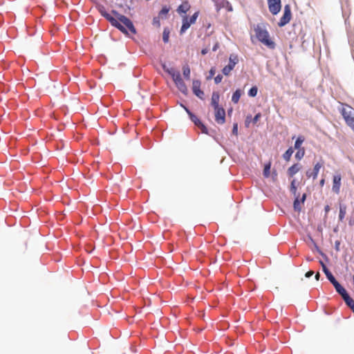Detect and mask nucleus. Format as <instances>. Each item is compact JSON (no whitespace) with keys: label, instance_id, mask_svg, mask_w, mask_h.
Returning a JSON list of instances; mask_svg holds the SVG:
<instances>
[{"label":"nucleus","instance_id":"22","mask_svg":"<svg viewBox=\"0 0 354 354\" xmlns=\"http://www.w3.org/2000/svg\"><path fill=\"white\" fill-rule=\"evenodd\" d=\"M196 127L201 129L203 133L213 136L212 133L214 132V130L209 131L202 121Z\"/></svg>","mask_w":354,"mask_h":354},{"label":"nucleus","instance_id":"49","mask_svg":"<svg viewBox=\"0 0 354 354\" xmlns=\"http://www.w3.org/2000/svg\"><path fill=\"white\" fill-rule=\"evenodd\" d=\"M330 209V207L328 205H327L324 207V211H325L326 214H327L329 212Z\"/></svg>","mask_w":354,"mask_h":354},{"label":"nucleus","instance_id":"43","mask_svg":"<svg viewBox=\"0 0 354 354\" xmlns=\"http://www.w3.org/2000/svg\"><path fill=\"white\" fill-rule=\"evenodd\" d=\"M340 241L337 240L335 242V249L337 252H339L340 250Z\"/></svg>","mask_w":354,"mask_h":354},{"label":"nucleus","instance_id":"16","mask_svg":"<svg viewBox=\"0 0 354 354\" xmlns=\"http://www.w3.org/2000/svg\"><path fill=\"white\" fill-rule=\"evenodd\" d=\"M219 98H220V95H219L218 92L214 91L212 93V98H211V105L213 106L214 109L221 107L218 104Z\"/></svg>","mask_w":354,"mask_h":354},{"label":"nucleus","instance_id":"48","mask_svg":"<svg viewBox=\"0 0 354 354\" xmlns=\"http://www.w3.org/2000/svg\"><path fill=\"white\" fill-rule=\"evenodd\" d=\"M218 47H219V44H218V42H216V43L214 45V46H213V48H212V50H213L214 52L216 51V50H217V49L218 48Z\"/></svg>","mask_w":354,"mask_h":354},{"label":"nucleus","instance_id":"4","mask_svg":"<svg viewBox=\"0 0 354 354\" xmlns=\"http://www.w3.org/2000/svg\"><path fill=\"white\" fill-rule=\"evenodd\" d=\"M292 12L290 6L289 4H286L284 6L283 14L278 22V26L279 27L285 26L290 22Z\"/></svg>","mask_w":354,"mask_h":354},{"label":"nucleus","instance_id":"10","mask_svg":"<svg viewBox=\"0 0 354 354\" xmlns=\"http://www.w3.org/2000/svg\"><path fill=\"white\" fill-rule=\"evenodd\" d=\"M215 111V120L218 124H224L225 122V111L223 107L214 109Z\"/></svg>","mask_w":354,"mask_h":354},{"label":"nucleus","instance_id":"5","mask_svg":"<svg viewBox=\"0 0 354 354\" xmlns=\"http://www.w3.org/2000/svg\"><path fill=\"white\" fill-rule=\"evenodd\" d=\"M239 59L238 56L234 54L230 55L229 57V62L227 65L223 67L222 69V73L224 75H229L230 72L234 69L236 64L238 63Z\"/></svg>","mask_w":354,"mask_h":354},{"label":"nucleus","instance_id":"38","mask_svg":"<svg viewBox=\"0 0 354 354\" xmlns=\"http://www.w3.org/2000/svg\"><path fill=\"white\" fill-rule=\"evenodd\" d=\"M215 73H216V70L214 67L211 68L210 70L209 71V75L207 77V80H210L212 79L214 75H215Z\"/></svg>","mask_w":354,"mask_h":354},{"label":"nucleus","instance_id":"33","mask_svg":"<svg viewBox=\"0 0 354 354\" xmlns=\"http://www.w3.org/2000/svg\"><path fill=\"white\" fill-rule=\"evenodd\" d=\"M258 93V88L257 86H252L248 91V95L251 97H254L257 96Z\"/></svg>","mask_w":354,"mask_h":354},{"label":"nucleus","instance_id":"26","mask_svg":"<svg viewBox=\"0 0 354 354\" xmlns=\"http://www.w3.org/2000/svg\"><path fill=\"white\" fill-rule=\"evenodd\" d=\"M346 213V205L343 203H339V220L342 221L345 217Z\"/></svg>","mask_w":354,"mask_h":354},{"label":"nucleus","instance_id":"47","mask_svg":"<svg viewBox=\"0 0 354 354\" xmlns=\"http://www.w3.org/2000/svg\"><path fill=\"white\" fill-rule=\"evenodd\" d=\"M313 274H314V272H313V271H312V270H309V271H308L307 272H306V274H305V277H306V278H310V277H311L313 275Z\"/></svg>","mask_w":354,"mask_h":354},{"label":"nucleus","instance_id":"55","mask_svg":"<svg viewBox=\"0 0 354 354\" xmlns=\"http://www.w3.org/2000/svg\"><path fill=\"white\" fill-rule=\"evenodd\" d=\"M227 10H228V11H232V6H230Z\"/></svg>","mask_w":354,"mask_h":354},{"label":"nucleus","instance_id":"23","mask_svg":"<svg viewBox=\"0 0 354 354\" xmlns=\"http://www.w3.org/2000/svg\"><path fill=\"white\" fill-rule=\"evenodd\" d=\"M271 166H272V162L270 160L264 164L263 175L265 178H268L270 176Z\"/></svg>","mask_w":354,"mask_h":354},{"label":"nucleus","instance_id":"13","mask_svg":"<svg viewBox=\"0 0 354 354\" xmlns=\"http://www.w3.org/2000/svg\"><path fill=\"white\" fill-rule=\"evenodd\" d=\"M322 271L324 272L327 279L331 283H334L337 281L334 275L332 274V272L329 270V269L327 268V266L324 264V263L322 261H319Z\"/></svg>","mask_w":354,"mask_h":354},{"label":"nucleus","instance_id":"54","mask_svg":"<svg viewBox=\"0 0 354 354\" xmlns=\"http://www.w3.org/2000/svg\"><path fill=\"white\" fill-rule=\"evenodd\" d=\"M232 113V109H230L228 111H227V113L228 115L231 114Z\"/></svg>","mask_w":354,"mask_h":354},{"label":"nucleus","instance_id":"7","mask_svg":"<svg viewBox=\"0 0 354 354\" xmlns=\"http://www.w3.org/2000/svg\"><path fill=\"white\" fill-rule=\"evenodd\" d=\"M268 5L270 12L273 15H277L281 9V0H268Z\"/></svg>","mask_w":354,"mask_h":354},{"label":"nucleus","instance_id":"6","mask_svg":"<svg viewBox=\"0 0 354 354\" xmlns=\"http://www.w3.org/2000/svg\"><path fill=\"white\" fill-rule=\"evenodd\" d=\"M172 80L174 82L176 86L178 88V89L183 95H187L188 93V89L185 83L184 82L181 77L180 72H178V74H176L175 76L173 77Z\"/></svg>","mask_w":354,"mask_h":354},{"label":"nucleus","instance_id":"37","mask_svg":"<svg viewBox=\"0 0 354 354\" xmlns=\"http://www.w3.org/2000/svg\"><path fill=\"white\" fill-rule=\"evenodd\" d=\"M261 113H257L254 118L252 117V123L253 124H256L259 120V119L261 118Z\"/></svg>","mask_w":354,"mask_h":354},{"label":"nucleus","instance_id":"42","mask_svg":"<svg viewBox=\"0 0 354 354\" xmlns=\"http://www.w3.org/2000/svg\"><path fill=\"white\" fill-rule=\"evenodd\" d=\"M315 248L317 250V251L319 252V254L320 255H322L323 257L326 258V259H328L327 258V256L319 249V248L315 245Z\"/></svg>","mask_w":354,"mask_h":354},{"label":"nucleus","instance_id":"56","mask_svg":"<svg viewBox=\"0 0 354 354\" xmlns=\"http://www.w3.org/2000/svg\"><path fill=\"white\" fill-rule=\"evenodd\" d=\"M216 7H217V10H220V8H221V6H218V4H216Z\"/></svg>","mask_w":354,"mask_h":354},{"label":"nucleus","instance_id":"36","mask_svg":"<svg viewBox=\"0 0 354 354\" xmlns=\"http://www.w3.org/2000/svg\"><path fill=\"white\" fill-rule=\"evenodd\" d=\"M198 15H199V12L198 11H196L195 12L189 19H190L191 22H192L193 24H195L196 23V21L198 17Z\"/></svg>","mask_w":354,"mask_h":354},{"label":"nucleus","instance_id":"52","mask_svg":"<svg viewBox=\"0 0 354 354\" xmlns=\"http://www.w3.org/2000/svg\"><path fill=\"white\" fill-rule=\"evenodd\" d=\"M320 277H321L320 273H319V272H317V273H316V274H315V279H316L317 281H319V280Z\"/></svg>","mask_w":354,"mask_h":354},{"label":"nucleus","instance_id":"40","mask_svg":"<svg viewBox=\"0 0 354 354\" xmlns=\"http://www.w3.org/2000/svg\"><path fill=\"white\" fill-rule=\"evenodd\" d=\"M223 80V75H221V74H218L215 77H214V82L216 84H219L220 82H221Z\"/></svg>","mask_w":354,"mask_h":354},{"label":"nucleus","instance_id":"34","mask_svg":"<svg viewBox=\"0 0 354 354\" xmlns=\"http://www.w3.org/2000/svg\"><path fill=\"white\" fill-rule=\"evenodd\" d=\"M297 186H296V180L295 179H293L291 183H290V192L294 195V196H297Z\"/></svg>","mask_w":354,"mask_h":354},{"label":"nucleus","instance_id":"27","mask_svg":"<svg viewBox=\"0 0 354 354\" xmlns=\"http://www.w3.org/2000/svg\"><path fill=\"white\" fill-rule=\"evenodd\" d=\"M241 90L239 88H237L233 93L232 96V102L234 104H236L239 102L240 97L241 96Z\"/></svg>","mask_w":354,"mask_h":354},{"label":"nucleus","instance_id":"1","mask_svg":"<svg viewBox=\"0 0 354 354\" xmlns=\"http://www.w3.org/2000/svg\"><path fill=\"white\" fill-rule=\"evenodd\" d=\"M111 14H113L118 20L119 23L123 26V28L126 30L127 32H122L127 37H131L130 34L136 35L137 34V30L133 23V21L125 15H123L119 13L115 10H111Z\"/></svg>","mask_w":354,"mask_h":354},{"label":"nucleus","instance_id":"57","mask_svg":"<svg viewBox=\"0 0 354 354\" xmlns=\"http://www.w3.org/2000/svg\"><path fill=\"white\" fill-rule=\"evenodd\" d=\"M353 282L354 283V275L353 276Z\"/></svg>","mask_w":354,"mask_h":354},{"label":"nucleus","instance_id":"3","mask_svg":"<svg viewBox=\"0 0 354 354\" xmlns=\"http://www.w3.org/2000/svg\"><path fill=\"white\" fill-rule=\"evenodd\" d=\"M97 8L100 15L104 17L113 27L117 28L120 32H127L123 26L119 23L118 20H117L116 17L113 14L111 15L109 13L104 6L99 5L97 6Z\"/></svg>","mask_w":354,"mask_h":354},{"label":"nucleus","instance_id":"21","mask_svg":"<svg viewBox=\"0 0 354 354\" xmlns=\"http://www.w3.org/2000/svg\"><path fill=\"white\" fill-rule=\"evenodd\" d=\"M301 201L299 200V195L295 196V200L293 201V208L295 212H300L301 211Z\"/></svg>","mask_w":354,"mask_h":354},{"label":"nucleus","instance_id":"46","mask_svg":"<svg viewBox=\"0 0 354 354\" xmlns=\"http://www.w3.org/2000/svg\"><path fill=\"white\" fill-rule=\"evenodd\" d=\"M180 106L183 107L184 109V110L186 111V113H187V115L189 113H190L192 111L189 110V109L185 105H184L183 104H180Z\"/></svg>","mask_w":354,"mask_h":354},{"label":"nucleus","instance_id":"35","mask_svg":"<svg viewBox=\"0 0 354 354\" xmlns=\"http://www.w3.org/2000/svg\"><path fill=\"white\" fill-rule=\"evenodd\" d=\"M238 129H239V125L237 122H234L233 124L232 133L236 136H238Z\"/></svg>","mask_w":354,"mask_h":354},{"label":"nucleus","instance_id":"2","mask_svg":"<svg viewBox=\"0 0 354 354\" xmlns=\"http://www.w3.org/2000/svg\"><path fill=\"white\" fill-rule=\"evenodd\" d=\"M254 32L257 39L261 43H262L269 49L273 50L275 48L276 44L270 39V34L266 28H262L260 25L258 24L256 27H254Z\"/></svg>","mask_w":354,"mask_h":354},{"label":"nucleus","instance_id":"51","mask_svg":"<svg viewBox=\"0 0 354 354\" xmlns=\"http://www.w3.org/2000/svg\"><path fill=\"white\" fill-rule=\"evenodd\" d=\"M324 183H325V179L324 178H322L319 181V185L321 187H323L324 185Z\"/></svg>","mask_w":354,"mask_h":354},{"label":"nucleus","instance_id":"11","mask_svg":"<svg viewBox=\"0 0 354 354\" xmlns=\"http://www.w3.org/2000/svg\"><path fill=\"white\" fill-rule=\"evenodd\" d=\"M341 179L342 178L340 174L334 175L333 178L332 190L337 194H338L340 192Z\"/></svg>","mask_w":354,"mask_h":354},{"label":"nucleus","instance_id":"39","mask_svg":"<svg viewBox=\"0 0 354 354\" xmlns=\"http://www.w3.org/2000/svg\"><path fill=\"white\" fill-rule=\"evenodd\" d=\"M250 122H252V115H248L246 116V118H245V127H249Z\"/></svg>","mask_w":354,"mask_h":354},{"label":"nucleus","instance_id":"29","mask_svg":"<svg viewBox=\"0 0 354 354\" xmlns=\"http://www.w3.org/2000/svg\"><path fill=\"white\" fill-rule=\"evenodd\" d=\"M190 68L188 64H185L183 66V74L187 80H189L190 79Z\"/></svg>","mask_w":354,"mask_h":354},{"label":"nucleus","instance_id":"25","mask_svg":"<svg viewBox=\"0 0 354 354\" xmlns=\"http://www.w3.org/2000/svg\"><path fill=\"white\" fill-rule=\"evenodd\" d=\"M304 140H305V138L303 136H299L295 142L293 149H302L303 147H301V145L304 143Z\"/></svg>","mask_w":354,"mask_h":354},{"label":"nucleus","instance_id":"9","mask_svg":"<svg viewBox=\"0 0 354 354\" xmlns=\"http://www.w3.org/2000/svg\"><path fill=\"white\" fill-rule=\"evenodd\" d=\"M342 115L348 126L354 131V117L352 116V111H347L345 109L342 111Z\"/></svg>","mask_w":354,"mask_h":354},{"label":"nucleus","instance_id":"30","mask_svg":"<svg viewBox=\"0 0 354 354\" xmlns=\"http://www.w3.org/2000/svg\"><path fill=\"white\" fill-rule=\"evenodd\" d=\"M189 120L194 124V125L196 127L201 120L192 112L188 114Z\"/></svg>","mask_w":354,"mask_h":354},{"label":"nucleus","instance_id":"41","mask_svg":"<svg viewBox=\"0 0 354 354\" xmlns=\"http://www.w3.org/2000/svg\"><path fill=\"white\" fill-rule=\"evenodd\" d=\"M271 176H272V180L275 181L277 178V176H278L277 170L273 169L271 173Z\"/></svg>","mask_w":354,"mask_h":354},{"label":"nucleus","instance_id":"53","mask_svg":"<svg viewBox=\"0 0 354 354\" xmlns=\"http://www.w3.org/2000/svg\"><path fill=\"white\" fill-rule=\"evenodd\" d=\"M348 224L349 225H353L354 224V220L350 219Z\"/></svg>","mask_w":354,"mask_h":354},{"label":"nucleus","instance_id":"45","mask_svg":"<svg viewBox=\"0 0 354 354\" xmlns=\"http://www.w3.org/2000/svg\"><path fill=\"white\" fill-rule=\"evenodd\" d=\"M307 194L304 193L301 198H299L300 201H301L302 204H304L306 200Z\"/></svg>","mask_w":354,"mask_h":354},{"label":"nucleus","instance_id":"28","mask_svg":"<svg viewBox=\"0 0 354 354\" xmlns=\"http://www.w3.org/2000/svg\"><path fill=\"white\" fill-rule=\"evenodd\" d=\"M294 153V149L293 147H290L286 151L285 153L283 154V158L286 160V161H289L290 160V158L292 155V153Z\"/></svg>","mask_w":354,"mask_h":354},{"label":"nucleus","instance_id":"8","mask_svg":"<svg viewBox=\"0 0 354 354\" xmlns=\"http://www.w3.org/2000/svg\"><path fill=\"white\" fill-rule=\"evenodd\" d=\"M201 82L199 80H193L192 92L200 99H203L204 92L201 89Z\"/></svg>","mask_w":354,"mask_h":354},{"label":"nucleus","instance_id":"17","mask_svg":"<svg viewBox=\"0 0 354 354\" xmlns=\"http://www.w3.org/2000/svg\"><path fill=\"white\" fill-rule=\"evenodd\" d=\"M190 5L187 1H183L180 6H178L176 11L179 14H186L187 12L190 9Z\"/></svg>","mask_w":354,"mask_h":354},{"label":"nucleus","instance_id":"20","mask_svg":"<svg viewBox=\"0 0 354 354\" xmlns=\"http://www.w3.org/2000/svg\"><path fill=\"white\" fill-rule=\"evenodd\" d=\"M342 299L346 303V306L353 311L354 313V300L351 297L349 294L346 295Z\"/></svg>","mask_w":354,"mask_h":354},{"label":"nucleus","instance_id":"32","mask_svg":"<svg viewBox=\"0 0 354 354\" xmlns=\"http://www.w3.org/2000/svg\"><path fill=\"white\" fill-rule=\"evenodd\" d=\"M297 150V151L296 152V153L295 155V158L297 160H300L304 158V156L305 155V149L302 148V149H299Z\"/></svg>","mask_w":354,"mask_h":354},{"label":"nucleus","instance_id":"44","mask_svg":"<svg viewBox=\"0 0 354 354\" xmlns=\"http://www.w3.org/2000/svg\"><path fill=\"white\" fill-rule=\"evenodd\" d=\"M159 17H154L153 19V25H157V26H160V20H159Z\"/></svg>","mask_w":354,"mask_h":354},{"label":"nucleus","instance_id":"14","mask_svg":"<svg viewBox=\"0 0 354 354\" xmlns=\"http://www.w3.org/2000/svg\"><path fill=\"white\" fill-rule=\"evenodd\" d=\"M322 167V164H321L320 162H317L315 165H314V168H313V170H310V169H308L307 171H306V176L308 178H313V179H315L317 178V175H318V173L319 171V169L320 168Z\"/></svg>","mask_w":354,"mask_h":354},{"label":"nucleus","instance_id":"15","mask_svg":"<svg viewBox=\"0 0 354 354\" xmlns=\"http://www.w3.org/2000/svg\"><path fill=\"white\" fill-rule=\"evenodd\" d=\"M334 286L336 292L342 297V298L344 297L348 293L346 290L337 281H335L332 283Z\"/></svg>","mask_w":354,"mask_h":354},{"label":"nucleus","instance_id":"12","mask_svg":"<svg viewBox=\"0 0 354 354\" xmlns=\"http://www.w3.org/2000/svg\"><path fill=\"white\" fill-rule=\"evenodd\" d=\"M194 24L187 15L183 17L182 26L180 29V35H183L187 29Z\"/></svg>","mask_w":354,"mask_h":354},{"label":"nucleus","instance_id":"50","mask_svg":"<svg viewBox=\"0 0 354 354\" xmlns=\"http://www.w3.org/2000/svg\"><path fill=\"white\" fill-rule=\"evenodd\" d=\"M208 50H208L207 48H203V49L201 50V54H202V55H206V54L208 53Z\"/></svg>","mask_w":354,"mask_h":354},{"label":"nucleus","instance_id":"19","mask_svg":"<svg viewBox=\"0 0 354 354\" xmlns=\"http://www.w3.org/2000/svg\"><path fill=\"white\" fill-rule=\"evenodd\" d=\"M160 65L163 71L167 74H169L171 77V78H173V77H174L176 74H178V71H175V70L173 68L167 67L165 62H161Z\"/></svg>","mask_w":354,"mask_h":354},{"label":"nucleus","instance_id":"24","mask_svg":"<svg viewBox=\"0 0 354 354\" xmlns=\"http://www.w3.org/2000/svg\"><path fill=\"white\" fill-rule=\"evenodd\" d=\"M170 10V7L166 5L163 6L158 13V17L161 19H166L168 12Z\"/></svg>","mask_w":354,"mask_h":354},{"label":"nucleus","instance_id":"31","mask_svg":"<svg viewBox=\"0 0 354 354\" xmlns=\"http://www.w3.org/2000/svg\"><path fill=\"white\" fill-rule=\"evenodd\" d=\"M170 31L168 28H165L162 32V41L165 44L169 42Z\"/></svg>","mask_w":354,"mask_h":354},{"label":"nucleus","instance_id":"18","mask_svg":"<svg viewBox=\"0 0 354 354\" xmlns=\"http://www.w3.org/2000/svg\"><path fill=\"white\" fill-rule=\"evenodd\" d=\"M301 167L299 163H295L288 169L287 174L289 177H293L299 171Z\"/></svg>","mask_w":354,"mask_h":354}]
</instances>
